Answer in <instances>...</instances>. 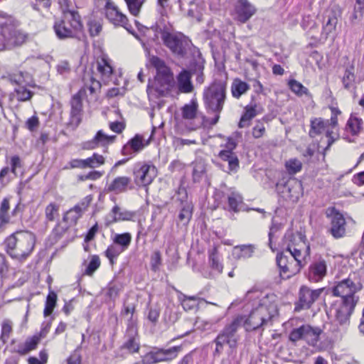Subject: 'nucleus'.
I'll list each match as a JSON object with an SVG mask.
<instances>
[{
	"instance_id": "34",
	"label": "nucleus",
	"mask_w": 364,
	"mask_h": 364,
	"mask_svg": "<svg viewBox=\"0 0 364 364\" xmlns=\"http://www.w3.org/2000/svg\"><path fill=\"white\" fill-rule=\"evenodd\" d=\"M208 263L213 270L218 274L223 272V265L220 262V257L216 247L208 250Z\"/></svg>"
},
{
	"instance_id": "50",
	"label": "nucleus",
	"mask_w": 364,
	"mask_h": 364,
	"mask_svg": "<svg viewBox=\"0 0 364 364\" xmlns=\"http://www.w3.org/2000/svg\"><path fill=\"white\" fill-rule=\"evenodd\" d=\"M364 5L355 4L353 12L350 17V21L352 25L358 24L363 18Z\"/></svg>"
},
{
	"instance_id": "14",
	"label": "nucleus",
	"mask_w": 364,
	"mask_h": 364,
	"mask_svg": "<svg viewBox=\"0 0 364 364\" xmlns=\"http://www.w3.org/2000/svg\"><path fill=\"white\" fill-rule=\"evenodd\" d=\"M105 17L107 19L115 26H122L127 28L128 24V18L116 5L111 1L107 0L104 7Z\"/></svg>"
},
{
	"instance_id": "48",
	"label": "nucleus",
	"mask_w": 364,
	"mask_h": 364,
	"mask_svg": "<svg viewBox=\"0 0 364 364\" xmlns=\"http://www.w3.org/2000/svg\"><path fill=\"white\" fill-rule=\"evenodd\" d=\"M56 301V294L53 291L50 292L47 296L46 306L43 311L45 316H48L52 314L53 309L55 306Z\"/></svg>"
},
{
	"instance_id": "24",
	"label": "nucleus",
	"mask_w": 364,
	"mask_h": 364,
	"mask_svg": "<svg viewBox=\"0 0 364 364\" xmlns=\"http://www.w3.org/2000/svg\"><path fill=\"white\" fill-rule=\"evenodd\" d=\"M105 164V158L103 156L94 154L91 157L85 159H73L70 161V166L73 168H94L98 167Z\"/></svg>"
},
{
	"instance_id": "40",
	"label": "nucleus",
	"mask_w": 364,
	"mask_h": 364,
	"mask_svg": "<svg viewBox=\"0 0 364 364\" xmlns=\"http://www.w3.org/2000/svg\"><path fill=\"white\" fill-rule=\"evenodd\" d=\"M257 111L255 106H247L245 113L241 117L238 126L240 128L247 127L250 124L251 120L256 117Z\"/></svg>"
},
{
	"instance_id": "15",
	"label": "nucleus",
	"mask_w": 364,
	"mask_h": 364,
	"mask_svg": "<svg viewBox=\"0 0 364 364\" xmlns=\"http://www.w3.org/2000/svg\"><path fill=\"white\" fill-rule=\"evenodd\" d=\"M161 39L164 43L175 54L183 55L185 52V37L181 33L163 31Z\"/></svg>"
},
{
	"instance_id": "16",
	"label": "nucleus",
	"mask_w": 364,
	"mask_h": 364,
	"mask_svg": "<svg viewBox=\"0 0 364 364\" xmlns=\"http://www.w3.org/2000/svg\"><path fill=\"white\" fill-rule=\"evenodd\" d=\"M328 123V121H324L322 118H314L311 120V129L309 131V136L311 137H315L326 130V135L328 138V145L325 148V151L329 149L337 136V134L333 130L326 129Z\"/></svg>"
},
{
	"instance_id": "38",
	"label": "nucleus",
	"mask_w": 364,
	"mask_h": 364,
	"mask_svg": "<svg viewBox=\"0 0 364 364\" xmlns=\"http://www.w3.org/2000/svg\"><path fill=\"white\" fill-rule=\"evenodd\" d=\"M178 299L185 311L195 309L202 301L201 299L197 296H188L183 294L179 296Z\"/></svg>"
},
{
	"instance_id": "21",
	"label": "nucleus",
	"mask_w": 364,
	"mask_h": 364,
	"mask_svg": "<svg viewBox=\"0 0 364 364\" xmlns=\"http://www.w3.org/2000/svg\"><path fill=\"white\" fill-rule=\"evenodd\" d=\"M331 215L332 218L329 232L336 239L344 237L346 230V222L343 215L337 212L334 208L331 209Z\"/></svg>"
},
{
	"instance_id": "9",
	"label": "nucleus",
	"mask_w": 364,
	"mask_h": 364,
	"mask_svg": "<svg viewBox=\"0 0 364 364\" xmlns=\"http://www.w3.org/2000/svg\"><path fill=\"white\" fill-rule=\"evenodd\" d=\"M175 86L174 78L154 77L147 85V95L149 100L156 102L161 97L171 95Z\"/></svg>"
},
{
	"instance_id": "23",
	"label": "nucleus",
	"mask_w": 364,
	"mask_h": 364,
	"mask_svg": "<svg viewBox=\"0 0 364 364\" xmlns=\"http://www.w3.org/2000/svg\"><path fill=\"white\" fill-rule=\"evenodd\" d=\"M327 264L323 258L315 260L309 267L308 279L312 282L321 281L326 275Z\"/></svg>"
},
{
	"instance_id": "59",
	"label": "nucleus",
	"mask_w": 364,
	"mask_h": 364,
	"mask_svg": "<svg viewBox=\"0 0 364 364\" xmlns=\"http://www.w3.org/2000/svg\"><path fill=\"white\" fill-rule=\"evenodd\" d=\"M331 117L330 121H328V125H331L333 130L335 129L338 124V115L341 114V111L336 107H331Z\"/></svg>"
},
{
	"instance_id": "53",
	"label": "nucleus",
	"mask_w": 364,
	"mask_h": 364,
	"mask_svg": "<svg viewBox=\"0 0 364 364\" xmlns=\"http://www.w3.org/2000/svg\"><path fill=\"white\" fill-rule=\"evenodd\" d=\"M100 265V260L98 256L92 255L91 259L85 269V274L92 275V274L99 268Z\"/></svg>"
},
{
	"instance_id": "42",
	"label": "nucleus",
	"mask_w": 364,
	"mask_h": 364,
	"mask_svg": "<svg viewBox=\"0 0 364 364\" xmlns=\"http://www.w3.org/2000/svg\"><path fill=\"white\" fill-rule=\"evenodd\" d=\"M354 66L350 65L345 70L342 77V82L346 89H350L354 86L355 76L354 73Z\"/></svg>"
},
{
	"instance_id": "51",
	"label": "nucleus",
	"mask_w": 364,
	"mask_h": 364,
	"mask_svg": "<svg viewBox=\"0 0 364 364\" xmlns=\"http://www.w3.org/2000/svg\"><path fill=\"white\" fill-rule=\"evenodd\" d=\"M124 250L119 247L114 243L108 247L105 251V255L109 259V262L113 264L114 260Z\"/></svg>"
},
{
	"instance_id": "60",
	"label": "nucleus",
	"mask_w": 364,
	"mask_h": 364,
	"mask_svg": "<svg viewBox=\"0 0 364 364\" xmlns=\"http://www.w3.org/2000/svg\"><path fill=\"white\" fill-rule=\"evenodd\" d=\"M77 348L67 359V364H81L82 357Z\"/></svg>"
},
{
	"instance_id": "25",
	"label": "nucleus",
	"mask_w": 364,
	"mask_h": 364,
	"mask_svg": "<svg viewBox=\"0 0 364 364\" xmlns=\"http://www.w3.org/2000/svg\"><path fill=\"white\" fill-rule=\"evenodd\" d=\"M149 63L156 70L154 77L173 78V73L164 60L156 55H149Z\"/></svg>"
},
{
	"instance_id": "39",
	"label": "nucleus",
	"mask_w": 364,
	"mask_h": 364,
	"mask_svg": "<svg viewBox=\"0 0 364 364\" xmlns=\"http://www.w3.org/2000/svg\"><path fill=\"white\" fill-rule=\"evenodd\" d=\"M40 337L36 335L26 339L23 345H19L17 352L21 355L28 353L32 350H34L38 343L40 342Z\"/></svg>"
},
{
	"instance_id": "61",
	"label": "nucleus",
	"mask_w": 364,
	"mask_h": 364,
	"mask_svg": "<svg viewBox=\"0 0 364 364\" xmlns=\"http://www.w3.org/2000/svg\"><path fill=\"white\" fill-rule=\"evenodd\" d=\"M12 331V323L9 320H4L1 326V338H8Z\"/></svg>"
},
{
	"instance_id": "6",
	"label": "nucleus",
	"mask_w": 364,
	"mask_h": 364,
	"mask_svg": "<svg viewBox=\"0 0 364 364\" xmlns=\"http://www.w3.org/2000/svg\"><path fill=\"white\" fill-rule=\"evenodd\" d=\"M100 87L101 85L98 80L91 78L90 85L85 84L77 93L73 95L70 101L71 123L76 125L80 124L82 112V99L87 97V92H89L90 95H93L97 90L100 89Z\"/></svg>"
},
{
	"instance_id": "64",
	"label": "nucleus",
	"mask_w": 364,
	"mask_h": 364,
	"mask_svg": "<svg viewBox=\"0 0 364 364\" xmlns=\"http://www.w3.org/2000/svg\"><path fill=\"white\" fill-rule=\"evenodd\" d=\"M70 69V65L67 61H62L57 65L58 73L60 75L69 73Z\"/></svg>"
},
{
	"instance_id": "55",
	"label": "nucleus",
	"mask_w": 364,
	"mask_h": 364,
	"mask_svg": "<svg viewBox=\"0 0 364 364\" xmlns=\"http://www.w3.org/2000/svg\"><path fill=\"white\" fill-rule=\"evenodd\" d=\"M15 92L19 101H26L32 96L31 92L25 88L24 86H19L18 88H16Z\"/></svg>"
},
{
	"instance_id": "12",
	"label": "nucleus",
	"mask_w": 364,
	"mask_h": 364,
	"mask_svg": "<svg viewBox=\"0 0 364 364\" xmlns=\"http://www.w3.org/2000/svg\"><path fill=\"white\" fill-rule=\"evenodd\" d=\"M134 180L139 186H148L157 175L156 168L151 164L140 162L133 169Z\"/></svg>"
},
{
	"instance_id": "7",
	"label": "nucleus",
	"mask_w": 364,
	"mask_h": 364,
	"mask_svg": "<svg viewBox=\"0 0 364 364\" xmlns=\"http://www.w3.org/2000/svg\"><path fill=\"white\" fill-rule=\"evenodd\" d=\"M227 83L218 81L213 83L204 93L206 107L215 113H220L226 97Z\"/></svg>"
},
{
	"instance_id": "4",
	"label": "nucleus",
	"mask_w": 364,
	"mask_h": 364,
	"mask_svg": "<svg viewBox=\"0 0 364 364\" xmlns=\"http://www.w3.org/2000/svg\"><path fill=\"white\" fill-rule=\"evenodd\" d=\"M53 29L57 37L60 40L77 38L83 36V26L77 11H67L63 18L55 21Z\"/></svg>"
},
{
	"instance_id": "10",
	"label": "nucleus",
	"mask_w": 364,
	"mask_h": 364,
	"mask_svg": "<svg viewBox=\"0 0 364 364\" xmlns=\"http://www.w3.org/2000/svg\"><path fill=\"white\" fill-rule=\"evenodd\" d=\"M322 332L323 331L319 327L304 324L294 328L290 332L289 338L294 343L304 341L309 346H316L320 340V336Z\"/></svg>"
},
{
	"instance_id": "63",
	"label": "nucleus",
	"mask_w": 364,
	"mask_h": 364,
	"mask_svg": "<svg viewBox=\"0 0 364 364\" xmlns=\"http://www.w3.org/2000/svg\"><path fill=\"white\" fill-rule=\"evenodd\" d=\"M38 124L39 122L38 117L36 116H33L27 119L26 122V126L30 131H33L35 129L38 127Z\"/></svg>"
},
{
	"instance_id": "2",
	"label": "nucleus",
	"mask_w": 364,
	"mask_h": 364,
	"mask_svg": "<svg viewBox=\"0 0 364 364\" xmlns=\"http://www.w3.org/2000/svg\"><path fill=\"white\" fill-rule=\"evenodd\" d=\"M309 251V246L301 235H291L285 251L277 255L281 277L287 279L299 272L306 262Z\"/></svg>"
},
{
	"instance_id": "62",
	"label": "nucleus",
	"mask_w": 364,
	"mask_h": 364,
	"mask_svg": "<svg viewBox=\"0 0 364 364\" xmlns=\"http://www.w3.org/2000/svg\"><path fill=\"white\" fill-rule=\"evenodd\" d=\"M10 80L11 82L17 84L19 86H23V85L26 83L25 76L22 73H19L18 74H14L11 75L10 77Z\"/></svg>"
},
{
	"instance_id": "57",
	"label": "nucleus",
	"mask_w": 364,
	"mask_h": 364,
	"mask_svg": "<svg viewBox=\"0 0 364 364\" xmlns=\"http://www.w3.org/2000/svg\"><path fill=\"white\" fill-rule=\"evenodd\" d=\"M161 264V256L159 251H155L151 257V266L154 271H157Z\"/></svg>"
},
{
	"instance_id": "28",
	"label": "nucleus",
	"mask_w": 364,
	"mask_h": 364,
	"mask_svg": "<svg viewBox=\"0 0 364 364\" xmlns=\"http://www.w3.org/2000/svg\"><path fill=\"white\" fill-rule=\"evenodd\" d=\"M135 213L132 211L122 209L115 205L107 215V222L109 224L119 222L132 220Z\"/></svg>"
},
{
	"instance_id": "54",
	"label": "nucleus",
	"mask_w": 364,
	"mask_h": 364,
	"mask_svg": "<svg viewBox=\"0 0 364 364\" xmlns=\"http://www.w3.org/2000/svg\"><path fill=\"white\" fill-rule=\"evenodd\" d=\"M286 168L290 174H295L301 169V163L296 159H290L286 162Z\"/></svg>"
},
{
	"instance_id": "35",
	"label": "nucleus",
	"mask_w": 364,
	"mask_h": 364,
	"mask_svg": "<svg viewBox=\"0 0 364 364\" xmlns=\"http://www.w3.org/2000/svg\"><path fill=\"white\" fill-rule=\"evenodd\" d=\"M250 85L239 78H235L231 85V92L235 98H240L250 90Z\"/></svg>"
},
{
	"instance_id": "18",
	"label": "nucleus",
	"mask_w": 364,
	"mask_h": 364,
	"mask_svg": "<svg viewBox=\"0 0 364 364\" xmlns=\"http://www.w3.org/2000/svg\"><path fill=\"white\" fill-rule=\"evenodd\" d=\"M323 288L311 289L307 286H301L299 291V305L302 309H309L319 298Z\"/></svg>"
},
{
	"instance_id": "37",
	"label": "nucleus",
	"mask_w": 364,
	"mask_h": 364,
	"mask_svg": "<svg viewBox=\"0 0 364 364\" xmlns=\"http://www.w3.org/2000/svg\"><path fill=\"white\" fill-rule=\"evenodd\" d=\"M255 249V247L252 245L236 246L233 249L232 254L238 259H246L252 256Z\"/></svg>"
},
{
	"instance_id": "45",
	"label": "nucleus",
	"mask_w": 364,
	"mask_h": 364,
	"mask_svg": "<svg viewBox=\"0 0 364 364\" xmlns=\"http://www.w3.org/2000/svg\"><path fill=\"white\" fill-rule=\"evenodd\" d=\"M228 205L230 210L237 212L238 206L242 202V197L241 195L235 191H232L228 197Z\"/></svg>"
},
{
	"instance_id": "31",
	"label": "nucleus",
	"mask_w": 364,
	"mask_h": 364,
	"mask_svg": "<svg viewBox=\"0 0 364 364\" xmlns=\"http://www.w3.org/2000/svg\"><path fill=\"white\" fill-rule=\"evenodd\" d=\"M177 86L181 92L190 93L193 90L191 82V74L186 70H183L177 76Z\"/></svg>"
},
{
	"instance_id": "58",
	"label": "nucleus",
	"mask_w": 364,
	"mask_h": 364,
	"mask_svg": "<svg viewBox=\"0 0 364 364\" xmlns=\"http://www.w3.org/2000/svg\"><path fill=\"white\" fill-rule=\"evenodd\" d=\"M265 134V127L262 122H257L252 128V136L256 138H260Z\"/></svg>"
},
{
	"instance_id": "32",
	"label": "nucleus",
	"mask_w": 364,
	"mask_h": 364,
	"mask_svg": "<svg viewBox=\"0 0 364 364\" xmlns=\"http://www.w3.org/2000/svg\"><path fill=\"white\" fill-rule=\"evenodd\" d=\"M97 70L104 81H107L113 73V68L109 59L102 57L97 61Z\"/></svg>"
},
{
	"instance_id": "49",
	"label": "nucleus",
	"mask_w": 364,
	"mask_h": 364,
	"mask_svg": "<svg viewBox=\"0 0 364 364\" xmlns=\"http://www.w3.org/2000/svg\"><path fill=\"white\" fill-rule=\"evenodd\" d=\"M131 14L134 16L139 15L142 5L146 0H124Z\"/></svg>"
},
{
	"instance_id": "41",
	"label": "nucleus",
	"mask_w": 364,
	"mask_h": 364,
	"mask_svg": "<svg viewBox=\"0 0 364 364\" xmlns=\"http://www.w3.org/2000/svg\"><path fill=\"white\" fill-rule=\"evenodd\" d=\"M363 124L361 118L351 115L347 122V129L353 135H358L363 129Z\"/></svg>"
},
{
	"instance_id": "27",
	"label": "nucleus",
	"mask_w": 364,
	"mask_h": 364,
	"mask_svg": "<svg viewBox=\"0 0 364 364\" xmlns=\"http://www.w3.org/2000/svg\"><path fill=\"white\" fill-rule=\"evenodd\" d=\"M147 144L148 142H144L142 136L136 134L123 146L122 154L132 158L135 154L141 151Z\"/></svg>"
},
{
	"instance_id": "33",
	"label": "nucleus",
	"mask_w": 364,
	"mask_h": 364,
	"mask_svg": "<svg viewBox=\"0 0 364 364\" xmlns=\"http://www.w3.org/2000/svg\"><path fill=\"white\" fill-rule=\"evenodd\" d=\"M198 105L196 100H192L190 103L186 104L181 108L182 118L187 121L198 119L199 116L198 113Z\"/></svg>"
},
{
	"instance_id": "22",
	"label": "nucleus",
	"mask_w": 364,
	"mask_h": 364,
	"mask_svg": "<svg viewBox=\"0 0 364 364\" xmlns=\"http://www.w3.org/2000/svg\"><path fill=\"white\" fill-rule=\"evenodd\" d=\"M205 303L208 305H213L214 306V309H212L211 308H207L205 310V314L208 317V319L202 318L200 317H197L195 321V326L196 329L200 330L201 331H205L210 330L211 328L215 325L216 323H218L220 320V318L215 315V309H216V304L209 303L205 301Z\"/></svg>"
},
{
	"instance_id": "30",
	"label": "nucleus",
	"mask_w": 364,
	"mask_h": 364,
	"mask_svg": "<svg viewBox=\"0 0 364 364\" xmlns=\"http://www.w3.org/2000/svg\"><path fill=\"white\" fill-rule=\"evenodd\" d=\"M131 182L132 179L128 176H118L107 185V190L116 194L124 193L132 188Z\"/></svg>"
},
{
	"instance_id": "5",
	"label": "nucleus",
	"mask_w": 364,
	"mask_h": 364,
	"mask_svg": "<svg viewBox=\"0 0 364 364\" xmlns=\"http://www.w3.org/2000/svg\"><path fill=\"white\" fill-rule=\"evenodd\" d=\"M358 302L353 299H337L328 310V315L332 318V323L337 327L346 328L350 324V316Z\"/></svg>"
},
{
	"instance_id": "36",
	"label": "nucleus",
	"mask_w": 364,
	"mask_h": 364,
	"mask_svg": "<svg viewBox=\"0 0 364 364\" xmlns=\"http://www.w3.org/2000/svg\"><path fill=\"white\" fill-rule=\"evenodd\" d=\"M219 156L223 161L228 162L229 170L230 171H235L239 166V161L237 157L232 151L230 150H222L219 153Z\"/></svg>"
},
{
	"instance_id": "29",
	"label": "nucleus",
	"mask_w": 364,
	"mask_h": 364,
	"mask_svg": "<svg viewBox=\"0 0 364 364\" xmlns=\"http://www.w3.org/2000/svg\"><path fill=\"white\" fill-rule=\"evenodd\" d=\"M114 139L115 136H109L104 133L103 131L100 130L92 140L82 144V149H94L100 146H105L112 143Z\"/></svg>"
},
{
	"instance_id": "1",
	"label": "nucleus",
	"mask_w": 364,
	"mask_h": 364,
	"mask_svg": "<svg viewBox=\"0 0 364 364\" xmlns=\"http://www.w3.org/2000/svg\"><path fill=\"white\" fill-rule=\"evenodd\" d=\"M247 299L255 298L258 299L257 306L253 308L248 316H237L218 335L214 340L215 350L214 353L220 355L225 344L230 348H235L238 341L237 331L242 325L246 331H255L269 321L277 313V296L274 294L262 295L257 290H251L247 292Z\"/></svg>"
},
{
	"instance_id": "3",
	"label": "nucleus",
	"mask_w": 364,
	"mask_h": 364,
	"mask_svg": "<svg viewBox=\"0 0 364 364\" xmlns=\"http://www.w3.org/2000/svg\"><path fill=\"white\" fill-rule=\"evenodd\" d=\"M5 244L7 252L12 257L24 259L34 249L36 236L29 231H16L6 238Z\"/></svg>"
},
{
	"instance_id": "47",
	"label": "nucleus",
	"mask_w": 364,
	"mask_h": 364,
	"mask_svg": "<svg viewBox=\"0 0 364 364\" xmlns=\"http://www.w3.org/2000/svg\"><path fill=\"white\" fill-rule=\"evenodd\" d=\"M288 85L290 90L298 96L309 94L308 89L296 80H290Z\"/></svg>"
},
{
	"instance_id": "11",
	"label": "nucleus",
	"mask_w": 364,
	"mask_h": 364,
	"mask_svg": "<svg viewBox=\"0 0 364 364\" xmlns=\"http://www.w3.org/2000/svg\"><path fill=\"white\" fill-rule=\"evenodd\" d=\"M362 288L361 283H355L350 277H348L336 283L332 288V294L335 296L341 297L340 299L350 298L353 299L355 302H358L359 297L355 296V294Z\"/></svg>"
},
{
	"instance_id": "17",
	"label": "nucleus",
	"mask_w": 364,
	"mask_h": 364,
	"mask_svg": "<svg viewBox=\"0 0 364 364\" xmlns=\"http://www.w3.org/2000/svg\"><path fill=\"white\" fill-rule=\"evenodd\" d=\"M256 12V7L248 0H238L235 7L234 18L241 23H245Z\"/></svg>"
},
{
	"instance_id": "56",
	"label": "nucleus",
	"mask_w": 364,
	"mask_h": 364,
	"mask_svg": "<svg viewBox=\"0 0 364 364\" xmlns=\"http://www.w3.org/2000/svg\"><path fill=\"white\" fill-rule=\"evenodd\" d=\"M123 348L131 353H136L139 349V343L135 337H132L123 345Z\"/></svg>"
},
{
	"instance_id": "26",
	"label": "nucleus",
	"mask_w": 364,
	"mask_h": 364,
	"mask_svg": "<svg viewBox=\"0 0 364 364\" xmlns=\"http://www.w3.org/2000/svg\"><path fill=\"white\" fill-rule=\"evenodd\" d=\"M342 10L340 6H333L326 11L325 18L326 21L323 25V31L326 35L330 34L336 30L338 18L341 16Z\"/></svg>"
},
{
	"instance_id": "46",
	"label": "nucleus",
	"mask_w": 364,
	"mask_h": 364,
	"mask_svg": "<svg viewBox=\"0 0 364 364\" xmlns=\"http://www.w3.org/2000/svg\"><path fill=\"white\" fill-rule=\"evenodd\" d=\"M87 26L90 36H97L102 28V20L95 18H90L88 21Z\"/></svg>"
},
{
	"instance_id": "19",
	"label": "nucleus",
	"mask_w": 364,
	"mask_h": 364,
	"mask_svg": "<svg viewBox=\"0 0 364 364\" xmlns=\"http://www.w3.org/2000/svg\"><path fill=\"white\" fill-rule=\"evenodd\" d=\"M181 346H175L168 349H160L156 352L148 353L146 356L149 364L156 363L162 361H168L177 357L181 351Z\"/></svg>"
},
{
	"instance_id": "8",
	"label": "nucleus",
	"mask_w": 364,
	"mask_h": 364,
	"mask_svg": "<svg viewBox=\"0 0 364 364\" xmlns=\"http://www.w3.org/2000/svg\"><path fill=\"white\" fill-rule=\"evenodd\" d=\"M92 200V196H87L78 204L67 211L63 216L65 225L60 223L55 229L57 234L62 235L67 231L69 227L75 225L82 213L87 209Z\"/></svg>"
},
{
	"instance_id": "20",
	"label": "nucleus",
	"mask_w": 364,
	"mask_h": 364,
	"mask_svg": "<svg viewBox=\"0 0 364 364\" xmlns=\"http://www.w3.org/2000/svg\"><path fill=\"white\" fill-rule=\"evenodd\" d=\"M277 186L282 197L287 200L296 201L301 195V183L295 179H290L282 186Z\"/></svg>"
},
{
	"instance_id": "52",
	"label": "nucleus",
	"mask_w": 364,
	"mask_h": 364,
	"mask_svg": "<svg viewBox=\"0 0 364 364\" xmlns=\"http://www.w3.org/2000/svg\"><path fill=\"white\" fill-rule=\"evenodd\" d=\"M59 205L51 203L47 205L45 210L46 217L48 220L53 221L56 218L58 217Z\"/></svg>"
},
{
	"instance_id": "44",
	"label": "nucleus",
	"mask_w": 364,
	"mask_h": 364,
	"mask_svg": "<svg viewBox=\"0 0 364 364\" xmlns=\"http://www.w3.org/2000/svg\"><path fill=\"white\" fill-rule=\"evenodd\" d=\"M193 205L191 203H186L181 208L179 215L178 220L183 225H187L192 217Z\"/></svg>"
},
{
	"instance_id": "43",
	"label": "nucleus",
	"mask_w": 364,
	"mask_h": 364,
	"mask_svg": "<svg viewBox=\"0 0 364 364\" xmlns=\"http://www.w3.org/2000/svg\"><path fill=\"white\" fill-rule=\"evenodd\" d=\"M132 241V235L129 232L116 234L113 238V242L125 250L128 248Z\"/></svg>"
},
{
	"instance_id": "13",
	"label": "nucleus",
	"mask_w": 364,
	"mask_h": 364,
	"mask_svg": "<svg viewBox=\"0 0 364 364\" xmlns=\"http://www.w3.org/2000/svg\"><path fill=\"white\" fill-rule=\"evenodd\" d=\"M1 33L5 43L0 46V51L21 46L27 39V36L25 33L11 26H3Z\"/></svg>"
}]
</instances>
